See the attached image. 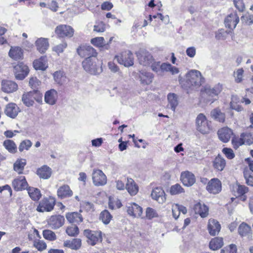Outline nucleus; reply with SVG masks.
<instances>
[{"mask_svg": "<svg viewBox=\"0 0 253 253\" xmlns=\"http://www.w3.org/2000/svg\"><path fill=\"white\" fill-rule=\"evenodd\" d=\"M37 174L41 178L47 179L51 176V169L45 165L37 169Z\"/></svg>", "mask_w": 253, "mask_h": 253, "instance_id": "7c9ffc66", "label": "nucleus"}, {"mask_svg": "<svg viewBox=\"0 0 253 253\" xmlns=\"http://www.w3.org/2000/svg\"><path fill=\"white\" fill-rule=\"evenodd\" d=\"M222 88V85L219 84L212 88L206 86L205 87L204 91H202V94L204 97H213L217 96L221 92Z\"/></svg>", "mask_w": 253, "mask_h": 253, "instance_id": "dca6fc26", "label": "nucleus"}, {"mask_svg": "<svg viewBox=\"0 0 253 253\" xmlns=\"http://www.w3.org/2000/svg\"><path fill=\"white\" fill-rule=\"evenodd\" d=\"M169 192L171 195H174L184 192V190L179 184L176 183L171 186Z\"/></svg>", "mask_w": 253, "mask_h": 253, "instance_id": "de8ad7c7", "label": "nucleus"}, {"mask_svg": "<svg viewBox=\"0 0 253 253\" xmlns=\"http://www.w3.org/2000/svg\"><path fill=\"white\" fill-rule=\"evenodd\" d=\"M244 176L246 183L249 186H253V176L247 172L244 173Z\"/></svg>", "mask_w": 253, "mask_h": 253, "instance_id": "052dcab7", "label": "nucleus"}, {"mask_svg": "<svg viewBox=\"0 0 253 253\" xmlns=\"http://www.w3.org/2000/svg\"><path fill=\"white\" fill-rule=\"evenodd\" d=\"M58 99V93L54 89L46 91L44 94V101L46 103L53 105L56 103Z\"/></svg>", "mask_w": 253, "mask_h": 253, "instance_id": "f3484780", "label": "nucleus"}, {"mask_svg": "<svg viewBox=\"0 0 253 253\" xmlns=\"http://www.w3.org/2000/svg\"><path fill=\"white\" fill-rule=\"evenodd\" d=\"M113 6V4L109 1H105L101 4V9L104 10H110Z\"/></svg>", "mask_w": 253, "mask_h": 253, "instance_id": "338daca9", "label": "nucleus"}, {"mask_svg": "<svg viewBox=\"0 0 253 253\" xmlns=\"http://www.w3.org/2000/svg\"><path fill=\"white\" fill-rule=\"evenodd\" d=\"M92 178L94 185L97 186H103L107 183V177L101 170H93Z\"/></svg>", "mask_w": 253, "mask_h": 253, "instance_id": "6e6552de", "label": "nucleus"}, {"mask_svg": "<svg viewBox=\"0 0 253 253\" xmlns=\"http://www.w3.org/2000/svg\"><path fill=\"white\" fill-rule=\"evenodd\" d=\"M46 56H42L33 62V66L36 70H44L47 67Z\"/></svg>", "mask_w": 253, "mask_h": 253, "instance_id": "473e14b6", "label": "nucleus"}, {"mask_svg": "<svg viewBox=\"0 0 253 253\" xmlns=\"http://www.w3.org/2000/svg\"><path fill=\"white\" fill-rule=\"evenodd\" d=\"M1 89L7 93L15 91L18 88L17 84L12 80H2Z\"/></svg>", "mask_w": 253, "mask_h": 253, "instance_id": "aec40b11", "label": "nucleus"}, {"mask_svg": "<svg viewBox=\"0 0 253 253\" xmlns=\"http://www.w3.org/2000/svg\"><path fill=\"white\" fill-rule=\"evenodd\" d=\"M244 139L247 145H250L253 144V136L251 134H244Z\"/></svg>", "mask_w": 253, "mask_h": 253, "instance_id": "69168bd1", "label": "nucleus"}, {"mask_svg": "<svg viewBox=\"0 0 253 253\" xmlns=\"http://www.w3.org/2000/svg\"><path fill=\"white\" fill-rule=\"evenodd\" d=\"M180 180L184 186H192L196 182V177L194 174L189 171L182 172Z\"/></svg>", "mask_w": 253, "mask_h": 253, "instance_id": "f8f14e48", "label": "nucleus"}, {"mask_svg": "<svg viewBox=\"0 0 253 253\" xmlns=\"http://www.w3.org/2000/svg\"><path fill=\"white\" fill-rule=\"evenodd\" d=\"M196 214H199L201 217H206L209 213V208L204 204L198 202L195 204L194 208Z\"/></svg>", "mask_w": 253, "mask_h": 253, "instance_id": "a878e982", "label": "nucleus"}, {"mask_svg": "<svg viewBox=\"0 0 253 253\" xmlns=\"http://www.w3.org/2000/svg\"><path fill=\"white\" fill-rule=\"evenodd\" d=\"M55 32L60 38H70L73 36L74 29L71 26L61 25L56 28Z\"/></svg>", "mask_w": 253, "mask_h": 253, "instance_id": "9d476101", "label": "nucleus"}, {"mask_svg": "<svg viewBox=\"0 0 253 253\" xmlns=\"http://www.w3.org/2000/svg\"><path fill=\"white\" fill-rule=\"evenodd\" d=\"M55 200L50 197H44L39 203L37 210L39 212L50 211L55 206Z\"/></svg>", "mask_w": 253, "mask_h": 253, "instance_id": "20e7f679", "label": "nucleus"}, {"mask_svg": "<svg viewBox=\"0 0 253 253\" xmlns=\"http://www.w3.org/2000/svg\"><path fill=\"white\" fill-rule=\"evenodd\" d=\"M187 79H204L201 74V73L197 70H191L186 74Z\"/></svg>", "mask_w": 253, "mask_h": 253, "instance_id": "37998d69", "label": "nucleus"}, {"mask_svg": "<svg viewBox=\"0 0 253 253\" xmlns=\"http://www.w3.org/2000/svg\"><path fill=\"white\" fill-rule=\"evenodd\" d=\"M126 189L131 196H134L138 193L139 187L133 179L127 178Z\"/></svg>", "mask_w": 253, "mask_h": 253, "instance_id": "bb28decb", "label": "nucleus"}, {"mask_svg": "<svg viewBox=\"0 0 253 253\" xmlns=\"http://www.w3.org/2000/svg\"><path fill=\"white\" fill-rule=\"evenodd\" d=\"M251 231V227L244 222L241 223L238 228V233L242 237L246 236Z\"/></svg>", "mask_w": 253, "mask_h": 253, "instance_id": "79ce46f5", "label": "nucleus"}, {"mask_svg": "<svg viewBox=\"0 0 253 253\" xmlns=\"http://www.w3.org/2000/svg\"><path fill=\"white\" fill-rule=\"evenodd\" d=\"M66 232L70 236L76 237L79 234V229L77 225L72 224L67 228Z\"/></svg>", "mask_w": 253, "mask_h": 253, "instance_id": "a18cd8bd", "label": "nucleus"}, {"mask_svg": "<svg viewBox=\"0 0 253 253\" xmlns=\"http://www.w3.org/2000/svg\"><path fill=\"white\" fill-rule=\"evenodd\" d=\"M82 66L84 69L90 74L96 75L99 73V68L97 67L95 58L86 57L82 62Z\"/></svg>", "mask_w": 253, "mask_h": 253, "instance_id": "39448f33", "label": "nucleus"}, {"mask_svg": "<svg viewBox=\"0 0 253 253\" xmlns=\"http://www.w3.org/2000/svg\"><path fill=\"white\" fill-rule=\"evenodd\" d=\"M241 21L245 22L247 25H251L253 23V15L242 16L241 17Z\"/></svg>", "mask_w": 253, "mask_h": 253, "instance_id": "13d9d810", "label": "nucleus"}, {"mask_svg": "<svg viewBox=\"0 0 253 253\" xmlns=\"http://www.w3.org/2000/svg\"><path fill=\"white\" fill-rule=\"evenodd\" d=\"M20 112V109L15 103H10L8 104L5 108L4 113L6 116L15 118Z\"/></svg>", "mask_w": 253, "mask_h": 253, "instance_id": "4be33fe9", "label": "nucleus"}, {"mask_svg": "<svg viewBox=\"0 0 253 253\" xmlns=\"http://www.w3.org/2000/svg\"><path fill=\"white\" fill-rule=\"evenodd\" d=\"M226 165V161L220 155L215 157L213 161V166L215 169L222 171Z\"/></svg>", "mask_w": 253, "mask_h": 253, "instance_id": "f704fd0d", "label": "nucleus"}, {"mask_svg": "<svg viewBox=\"0 0 253 253\" xmlns=\"http://www.w3.org/2000/svg\"><path fill=\"white\" fill-rule=\"evenodd\" d=\"M206 189L210 193L217 194L221 190V181L217 178H212L209 181Z\"/></svg>", "mask_w": 253, "mask_h": 253, "instance_id": "ddd939ff", "label": "nucleus"}, {"mask_svg": "<svg viewBox=\"0 0 253 253\" xmlns=\"http://www.w3.org/2000/svg\"><path fill=\"white\" fill-rule=\"evenodd\" d=\"M126 211L129 215L138 217L141 216L143 209L138 205L133 203L127 206Z\"/></svg>", "mask_w": 253, "mask_h": 253, "instance_id": "6ab92c4d", "label": "nucleus"}, {"mask_svg": "<svg viewBox=\"0 0 253 253\" xmlns=\"http://www.w3.org/2000/svg\"><path fill=\"white\" fill-rule=\"evenodd\" d=\"M152 70L158 75L161 76V62H155L151 65Z\"/></svg>", "mask_w": 253, "mask_h": 253, "instance_id": "5fc2aeb1", "label": "nucleus"}, {"mask_svg": "<svg viewBox=\"0 0 253 253\" xmlns=\"http://www.w3.org/2000/svg\"><path fill=\"white\" fill-rule=\"evenodd\" d=\"M232 101L231 102V108L232 109L235 110L238 112H241L243 110V107L239 105H234L232 102H234V101L237 100V96L233 95L231 98Z\"/></svg>", "mask_w": 253, "mask_h": 253, "instance_id": "bf43d9fd", "label": "nucleus"}, {"mask_svg": "<svg viewBox=\"0 0 253 253\" xmlns=\"http://www.w3.org/2000/svg\"><path fill=\"white\" fill-rule=\"evenodd\" d=\"M211 116L213 119L219 122H224L225 121V115L219 109L216 108L212 110Z\"/></svg>", "mask_w": 253, "mask_h": 253, "instance_id": "ea45409f", "label": "nucleus"}, {"mask_svg": "<svg viewBox=\"0 0 253 253\" xmlns=\"http://www.w3.org/2000/svg\"><path fill=\"white\" fill-rule=\"evenodd\" d=\"M42 234L45 239L49 241H54L56 238L54 232L50 230H44Z\"/></svg>", "mask_w": 253, "mask_h": 253, "instance_id": "8fccbe9b", "label": "nucleus"}, {"mask_svg": "<svg viewBox=\"0 0 253 253\" xmlns=\"http://www.w3.org/2000/svg\"><path fill=\"white\" fill-rule=\"evenodd\" d=\"M234 3L236 7L239 11H243L245 8L243 0H234Z\"/></svg>", "mask_w": 253, "mask_h": 253, "instance_id": "0e129e2a", "label": "nucleus"}, {"mask_svg": "<svg viewBox=\"0 0 253 253\" xmlns=\"http://www.w3.org/2000/svg\"><path fill=\"white\" fill-rule=\"evenodd\" d=\"M219 139L223 142H228L233 134L232 129L228 127H223L218 130L217 132Z\"/></svg>", "mask_w": 253, "mask_h": 253, "instance_id": "5701e85b", "label": "nucleus"}, {"mask_svg": "<svg viewBox=\"0 0 253 253\" xmlns=\"http://www.w3.org/2000/svg\"><path fill=\"white\" fill-rule=\"evenodd\" d=\"M222 152L228 159L231 160L235 157V154L231 148L227 147L223 148Z\"/></svg>", "mask_w": 253, "mask_h": 253, "instance_id": "864d4df0", "label": "nucleus"}, {"mask_svg": "<svg viewBox=\"0 0 253 253\" xmlns=\"http://www.w3.org/2000/svg\"><path fill=\"white\" fill-rule=\"evenodd\" d=\"M139 77L140 79H145V78L147 79H152L154 78L151 73L145 71H142L140 72Z\"/></svg>", "mask_w": 253, "mask_h": 253, "instance_id": "e2e57ef3", "label": "nucleus"}, {"mask_svg": "<svg viewBox=\"0 0 253 253\" xmlns=\"http://www.w3.org/2000/svg\"><path fill=\"white\" fill-rule=\"evenodd\" d=\"M27 190L30 197L34 201H39L42 197L41 191L37 188L29 186Z\"/></svg>", "mask_w": 253, "mask_h": 253, "instance_id": "72a5a7b5", "label": "nucleus"}, {"mask_svg": "<svg viewBox=\"0 0 253 253\" xmlns=\"http://www.w3.org/2000/svg\"><path fill=\"white\" fill-rule=\"evenodd\" d=\"M34 246L39 250V251H43L46 248V243L42 241H40L38 242H35L34 243Z\"/></svg>", "mask_w": 253, "mask_h": 253, "instance_id": "680f3d73", "label": "nucleus"}, {"mask_svg": "<svg viewBox=\"0 0 253 253\" xmlns=\"http://www.w3.org/2000/svg\"><path fill=\"white\" fill-rule=\"evenodd\" d=\"M197 129L203 134H206L210 130V126L206 116L203 114H200L196 118Z\"/></svg>", "mask_w": 253, "mask_h": 253, "instance_id": "423d86ee", "label": "nucleus"}, {"mask_svg": "<svg viewBox=\"0 0 253 253\" xmlns=\"http://www.w3.org/2000/svg\"><path fill=\"white\" fill-rule=\"evenodd\" d=\"M35 100L39 103H42V94L40 91H30L22 95V101L27 107L33 106Z\"/></svg>", "mask_w": 253, "mask_h": 253, "instance_id": "f257e3e1", "label": "nucleus"}, {"mask_svg": "<svg viewBox=\"0 0 253 253\" xmlns=\"http://www.w3.org/2000/svg\"><path fill=\"white\" fill-rule=\"evenodd\" d=\"M239 22V17L236 14H230L224 20L226 27L230 29H235Z\"/></svg>", "mask_w": 253, "mask_h": 253, "instance_id": "412c9836", "label": "nucleus"}, {"mask_svg": "<svg viewBox=\"0 0 253 253\" xmlns=\"http://www.w3.org/2000/svg\"><path fill=\"white\" fill-rule=\"evenodd\" d=\"M67 220L73 224H79L83 220V218L81 213L77 212L68 213L66 215Z\"/></svg>", "mask_w": 253, "mask_h": 253, "instance_id": "c756f323", "label": "nucleus"}, {"mask_svg": "<svg viewBox=\"0 0 253 253\" xmlns=\"http://www.w3.org/2000/svg\"><path fill=\"white\" fill-rule=\"evenodd\" d=\"M3 146L5 149L10 153H15L17 152V146L15 142L10 139L4 141Z\"/></svg>", "mask_w": 253, "mask_h": 253, "instance_id": "a19ab883", "label": "nucleus"}, {"mask_svg": "<svg viewBox=\"0 0 253 253\" xmlns=\"http://www.w3.org/2000/svg\"><path fill=\"white\" fill-rule=\"evenodd\" d=\"M168 100L169 104L168 107H169L173 111L175 112L176 107L178 104L177 95L173 93H169L168 94Z\"/></svg>", "mask_w": 253, "mask_h": 253, "instance_id": "c9c22d12", "label": "nucleus"}, {"mask_svg": "<svg viewBox=\"0 0 253 253\" xmlns=\"http://www.w3.org/2000/svg\"><path fill=\"white\" fill-rule=\"evenodd\" d=\"M220 253H237L236 246L231 244L228 247L222 249Z\"/></svg>", "mask_w": 253, "mask_h": 253, "instance_id": "6e6d98bb", "label": "nucleus"}, {"mask_svg": "<svg viewBox=\"0 0 253 253\" xmlns=\"http://www.w3.org/2000/svg\"><path fill=\"white\" fill-rule=\"evenodd\" d=\"M152 198L159 203H163L166 200V194L161 187H156L152 191Z\"/></svg>", "mask_w": 253, "mask_h": 253, "instance_id": "a211bd4d", "label": "nucleus"}, {"mask_svg": "<svg viewBox=\"0 0 253 253\" xmlns=\"http://www.w3.org/2000/svg\"><path fill=\"white\" fill-rule=\"evenodd\" d=\"M32 142L28 139L22 141L18 147L20 152H22L24 150H28L29 148L32 146Z\"/></svg>", "mask_w": 253, "mask_h": 253, "instance_id": "09e8293b", "label": "nucleus"}, {"mask_svg": "<svg viewBox=\"0 0 253 253\" xmlns=\"http://www.w3.org/2000/svg\"><path fill=\"white\" fill-rule=\"evenodd\" d=\"M73 192L69 186L64 185L61 186L57 190V195L60 199H64L72 196Z\"/></svg>", "mask_w": 253, "mask_h": 253, "instance_id": "2f4dec72", "label": "nucleus"}, {"mask_svg": "<svg viewBox=\"0 0 253 253\" xmlns=\"http://www.w3.org/2000/svg\"><path fill=\"white\" fill-rule=\"evenodd\" d=\"M84 235L87 238V243L91 246H93L98 243H101L102 241V236L101 231L85 229L84 231Z\"/></svg>", "mask_w": 253, "mask_h": 253, "instance_id": "f03ea898", "label": "nucleus"}, {"mask_svg": "<svg viewBox=\"0 0 253 253\" xmlns=\"http://www.w3.org/2000/svg\"><path fill=\"white\" fill-rule=\"evenodd\" d=\"M8 54L11 58L15 60L22 59L23 57L22 49L17 46L11 47Z\"/></svg>", "mask_w": 253, "mask_h": 253, "instance_id": "c85d7f7f", "label": "nucleus"}, {"mask_svg": "<svg viewBox=\"0 0 253 253\" xmlns=\"http://www.w3.org/2000/svg\"><path fill=\"white\" fill-rule=\"evenodd\" d=\"M67 46V44L66 42H62L53 47V50L59 54V53L63 52L64 49L66 48Z\"/></svg>", "mask_w": 253, "mask_h": 253, "instance_id": "4d7b16f0", "label": "nucleus"}, {"mask_svg": "<svg viewBox=\"0 0 253 253\" xmlns=\"http://www.w3.org/2000/svg\"><path fill=\"white\" fill-rule=\"evenodd\" d=\"M65 221L63 216L61 215H55L51 216L48 220V225L53 229H56L61 227Z\"/></svg>", "mask_w": 253, "mask_h": 253, "instance_id": "4468645a", "label": "nucleus"}, {"mask_svg": "<svg viewBox=\"0 0 253 253\" xmlns=\"http://www.w3.org/2000/svg\"><path fill=\"white\" fill-rule=\"evenodd\" d=\"M104 39L103 37H96L91 40V43L98 47H103Z\"/></svg>", "mask_w": 253, "mask_h": 253, "instance_id": "603ef678", "label": "nucleus"}, {"mask_svg": "<svg viewBox=\"0 0 253 253\" xmlns=\"http://www.w3.org/2000/svg\"><path fill=\"white\" fill-rule=\"evenodd\" d=\"M12 186L16 191L27 189L29 187L26 178L24 176H21L14 179L12 181Z\"/></svg>", "mask_w": 253, "mask_h": 253, "instance_id": "2eb2a0df", "label": "nucleus"}, {"mask_svg": "<svg viewBox=\"0 0 253 253\" xmlns=\"http://www.w3.org/2000/svg\"><path fill=\"white\" fill-rule=\"evenodd\" d=\"M158 214L155 210L150 207H148L146 208L145 211L146 218L149 220H151L154 217H158Z\"/></svg>", "mask_w": 253, "mask_h": 253, "instance_id": "49530a36", "label": "nucleus"}, {"mask_svg": "<svg viewBox=\"0 0 253 253\" xmlns=\"http://www.w3.org/2000/svg\"><path fill=\"white\" fill-rule=\"evenodd\" d=\"M137 56L140 64L143 66L150 65L153 61L152 55L145 50H141L137 53Z\"/></svg>", "mask_w": 253, "mask_h": 253, "instance_id": "9b49d317", "label": "nucleus"}, {"mask_svg": "<svg viewBox=\"0 0 253 253\" xmlns=\"http://www.w3.org/2000/svg\"><path fill=\"white\" fill-rule=\"evenodd\" d=\"M248 191V188L244 185H238L237 188V192L241 195H243L246 193Z\"/></svg>", "mask_w": 253, "mask_h": 253, "instance_id": "774afa93", "label": "nucleus"}, {"mask_svg": "<svg viewBox=\"0 0 253 253\" xmlns=\"http://www.w3.org/2000/svg\"><path fill=\"white\" fill-rule=\"evenodd\" d=\"M29 85L33 89L32 91H40L39 89L41 85L40 80H29Z\"/></svg>", "mask_w": 253, "mask_h": 253, "instance_id": "3c124183", "label": "nucleus"}, {"mask_svg": "<svg viewBox=\"0 0 253 253\" xmlns=\"http://www.w3.org/2000/svg\"><path fill=\"white\" fill-rule=\"evenodd\" d=\"M179 81L182 87L185 89L191 88L193 89L194 88L193 83L195 88L199 87L202 83V80H179Z\"/></svg>", "mask_w": 253, "mask_h": 253, "instance_id": "cd10ccee", "label": "nucleus"}, {"mask_svg": "<svg viewBox=\"0 0 253 253\" xmlns=\"http://www.w3.org/2000/svg\"><path fill=\"white\" fill-rule=\"evenodd\" d=\"M26 165V160L25 159H18L13 165L14 170L19 174L22 173Z\"/></svg>", "mask_w": 253, "mask_h": 253, "instance_id": "58836bf2", "label": "nucleus"}, {"mask_svg": "<svg viewBox=\"0 0 253 253\" xmlns=\"http://www.w3.org/2000/svg\"><path fill=\"white\" fill-rule=\"evenodd\" d=\"M114 60L125 67H129L133 65V54L129 50L123 52L120 55L116 56Z\"/></svg>", "mask_w": 253, "mask_h": 253, "instance_id": "7ed1b4c3", "label": "nucleus"}, {"mask_svg": "<svg viewBox=\"0 0 253 253\" xmlns=\"http://www.w3.org/2000/svg\"><path fill=\"white\" fill-rule=\"evenodd\" d=\"M223 245V239L220 237L214 238L210 241L209 248L213 251L221 248Z\"/></svg>", "mask_w": 253, "mask_h": 253, "instance_id": "e433bc0d", "label": "nucleus"}, {"mask_svg": "<svg viewBox=\"0 0 253 253\" xmlns=\"http://www.w3.org/2000/svg\"><path fill=\"white\" fill-rule=\"evenodd\" d=\"M112 218V216L110 213L106 210L102 211L99 216V219L101 220L105 224H109Z\"/></svg>", "mask_w": 253, "mask_h": 253, "instance_id": "c03bdc74", "label": "nucleus"}, {"mask_svg": "<svg viewBox=\"0 0 253 253\" xmlns=\"http://www.w3.org/2000/svg\"><path fill=\"white\" fill-rule=\"evenodd\" d=\"M208 229L210 234L214 236L219 233L221 229V226L217 220L214 219H210L209 220Z\"/></svg>", "mask_w": 253, "mask_h": 253, "instance_id": "b1692460", "label": "nucleus"}, {"mask_svg": "<svg viewBox=\"0 0 253 253\" xmlns=\"http://www.w3.org/2000/svg\"><path fill=\"white\" fill-rule=\"evenodd\" d=\"M81 240L79 238L74 239L72 241H66L64 243V246L65 247H68L75 250L79 249L81 247Z\"/></svg>", "mask_w": 253, "mask_h": 253, "instance_id": "4c0bfd02", "label": "nucleus"}, {"mask_svg": "<svg viewBox=\"0 0 253 253\" xmlns=\"http://www.w3.org/2000/svg\"><path fill=\"white\" fill-rule=\"evenodd\" d=\"M29 70L27 65L21 62L14 67L16 79H24L28 74Z\"/></svg>", "mask_w": 253, "mask_h": 253, "instance_id": "1a4fd4ad", "label": "nucleus"}, {"mask_svg": "<svg viewBox=\"0 0 253 253\" xmlns=\"http://www.w3.org/2000/svg\"><path fill=\"white\" fill-rule=\"evenodd\" d=\"M78 54L82 57L95 58L97 53L95 49L90 45H83L77 48Z\"/></svg>", "mask_w": 253, "mask_h": 253, "instance_id": "0eeeda50", "label": "nucleus"}, {"mask_svg": "<svg viewBox=\"0 0 253 253\" xmlns=\"http://www.w3.org/2000/svg\"><path fill=\"white\" fill-rule=\"evenodd\" d=\"M37 50L41 53H44L49 47L48 39L44 38H39L35 42Z\"/></svg>", "mask_w": 253, "mask_h": 253, "instance_id": "393cba45", "label": "nucleus"}]
</instances>
